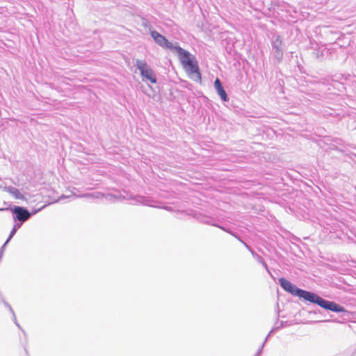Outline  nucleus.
<instances>
[{"mask_svg":"<svg viewBox=\"0 0 356 356\" xmlns=\"http://www.w3.org/2000/svg\"><path fill=\"white\" fill-rule=\"evenodd\" d=\"M175 49L177 52L181 65L188 76L196 81H200L201 74L195 57L179 47H176Z\"/></svg>","mask_w":356,"mask_h":356,"instance_id":"nucleus-1","label":"nucleus"},{"mask_svg":"<svg viewBox=\"0 0 356 356\" xmlns=\"http://www.w3.org/2000/svg\"><path fill=\"white\" fill-rule=\"evenodd\" d=\"M296 296H298L300 298H303L304 300L316 303L322 308L336 312H346L343 307L341 306L340 305H338L335 303L334 302L332 301H327L320 296L316 295L315 293H311L307 291H305L302 289H299L298 291H297V293L296 295Z\"/></svg>","mask_w":356,"mask_h":356,"instance_id":"nucleus-2","label":"nucleus"},{"mask_svg":"<svg viewBox=\"0 0 356 356\" xmlns=\"http://www.w3.org/2000/svg\"><path fill=\"white\" fill-rule=\"evenodd\" d=\"M136 64L143 78V81H149L151 83H156V74L145 60H136Z\"/></svg>","mask_w":356,"mask_h":356,"instance_id":"nucleus-3","label":"nucleus"},{"mask_svg":"<svg viewBox=\"0 0 356 356\" xmlns=\"http://www.w3.org/2000/svg\"><path fill=\"white\" fill-rule=\"evenodd\" d=\"M151 35L154 40V41L161 47L165 48V49H172L175 48V47H173L172 43L168 42V40L162 35L156 31H153L151 32Z\"/></svg>","mask_w":356,"mask_h":356,"instance_id":"nucleus-4","label":"nucleus"},{"mask_svg":"<svg viewBox=\"0 0 356 356\" xmlns=\"http://www.w3.org/2000/svg\"><path fill=\"white\" fill-rule=\"evenodd\" d=\"M13 211L16 214V219L21 222L27 220L31 216L29 211L21 207H15Z\"/></svg>","mask_w":356,"mask_h":356,"instance_id":"nucleus-5","label":"nucleus"},{"mask_svg":"<svg viewBox=\"0 0 356 356\" xmlns=\"http://www.w3.org/2000/svg\"><path fill=\"white\" fill-rule=\"evenodd\" d=\"M280 284L281 286L289 293H291L293 296H296L297 293L298 289L295 285L292 284L289 281L286 280L284 277H281L279 280Z\"/></svg>","mask_w":356,"mask_h":356,"instance_id":"nucleus-6","label":"nucleus"},{"mask_svg":"<svg viewBox=\"0 0 356 356\" xmlns=\"http://www.w3.org/2000/svg\"><path fill=\"white\" fill-rule=\"evenodd\" d=\"M214 87H215L217 92L220 95V98L223 101L226 102L227 100V96L226 92L224 90V88H223V87L222 86V83H221L220 81L219 80V79H216L215 80V81H214Z\"/></svg>","mask_w":356,"mask_h":356,"instance_id":"nucleus-7","label":"nucleus"},{"mask_svg":"<svg viewBox=\"0 0 356 356\" xmlns=\"http://www.w3.org/2000/svg\"><path fill=\"white\" fill-rule=\"evenodd\" d=\"M12 194L16 199L24 198L23 195L17 189H15L13 191H12Z\"/></svg>","mask_w":356,"mask_h":356,"instance_id":"nucleus-8","label":"nucleus"}]
</instances>
